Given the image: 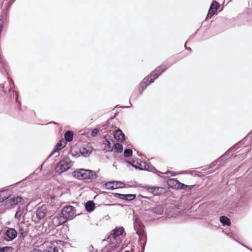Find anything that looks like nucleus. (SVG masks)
Masks as SVG:
<instances>
[{"label":"nucleus","mask_w":252,"mask_h":252,"mask_svg":"<svg viewBox=\"0 0 252 252\" xmlns=\"http://www.w3.org/2000/svg\"><path fill=\"white\" fill-rule=\"evenodd\" d=\"M125 231L123 227H116L109 235L106 240L109 243L102 249V252H119L122 250L120 236Z\"/></svg>","instance_id":"nucleus-1"},{"label":"nucleus","mask_w":252,"mask_h":252,"mask_svg":"<svg viewBox=\"0 0 252 252\" xmlns=\"http://www.w3.org/2000/svg\"><path fill=\"white\" fill-rule=\"evenodd\" d=\"M166 67L164 65H160L157 67L151 73L143 79L139 85V91L140 94H142L143 91L146 89L147 87L153 83L155 79H157L159 76L166 70Z\"/></svg>","instance_id":"nucleus-2"},{"label":"nucleus","mask_w":252,"mask_h":252,"mask_svg":"<svg viewBox=\"0 0 252 252\" xmlns=\"http://www.w3.org/2000/svg\"><path fill=\"white\" fill-rule=\"evenodd\" d=\"M74 211L75 208L72 206L64 207L58 217L54 218V221L58 220V225H60L66 222L67 220H72L75 217Z\"/></svg>","instance_id":"nucleus-3"},{"label":"nucleus","mask_w":252,"mask_h":252,"mask_svg":"<svg viewBox=\"0 0 252 252\" xmlns=\"http://www.w3.org/2000/svg\"><path fill=\"white\" fill-rule=\"evenodd\" d=\"M72 176L79 180L95 179L97 175L93 170L84 168L78 169L72 173Z\"/></svg>","instance_id":"nucleus-4"},{"label":"nucleus","mask_w":252,"mask_h":252,"mask_svg":"<svg viewBox=\"0 0 252 252\" xmlns=\"http://www.w3.org/2000/svg\"><path fill=\"white\" fill-rule=\"evenodd\" d=\"M72 165V162L67 158H63L60 161L55 167L57 172L62 173L68 170Z\"/></svg>","instance_id":"nucleus-5"},{"label":"nucleus","mask_w":252,"mask_h":252,"mask_svg":"<svg viewBox=\"0 0 252 252\" xmlns=\"http://www.w3.org/2000/svg\"><path fill=\"white\" fill-rule=\"evenodd\" d=\"M18 235L17 231L11 227H7L3 233V238L6 241L13 240Z\"/></svg>","instance_id":"nucleus-6"},{"label":"nucleus","mask_w":252,"mask_h":252,"mask_svg":"<svg viewBox=\"0 0 252 252\" xmlns=\"http://www.w3.org/2000/svg\"><path fill=\"white\" fill-rule=\"evenodd\" d=\"M139 239L138 245L132 246L131 248V252H143L147 242V238L145 236H141Z\"/></svg>","instance_id":"nucleus-7"},{"label":"nucleus","mask_w":252,"mask_h":252,"mask_svg":"<svg viewBox=\"0 0 252 252\" xmlns=\"http://www.w3.org/2000/svg\"><path fill=\"white\" fill-rule=\"evenodd\" d=\"M134 228L136 233L139 236V239H141V236H145L147 238V236L144 231V225L139 222L136 219L134 220L133 223Z\"/></svg>","instance_id":"nucleus-8"},{"label":"nucleus","mask_w":252,"mask_h":252,"mask_svg":"<svg viewBox=\"0 0 252 252\" xmlns=\"http://www.w3.org/2000/svg\"><path fill=\"white\" fill-rule=\"evenodd\" d=\"M18 229V235L20 240H24L28 236L29 233V229L27 226L23 224H18L17 226Z\"/></svg>","instance_id":"nucleus-9"},{"label":"nucleus","mask_w":252,"mask_h":252,"mask_svg":"<svg viewBox=\"0 0 252 252\" xmlns=\"http://www.w3.org/2000/svg\"><path fill=\"white\" fill-rule=\"evenodd\" d=\"M50 217V214L48 211L45 205H42L37 208L36 211V217L39 220H42L45 217Z\"/></svg>","instance_id":"nucleus-10"},{"label":"nucleus","mask_w":252,"mask_h":252,"mask_svg":"<svg viewBox=\"0 0 252 252\" xmlns=\"http://www.w3.org/2000/svg\"><path fill=\"white\" fill-rule=\"evenodd\" d=\"M145 189L154 195H160L165 192V189L162 187L146 186Z\"/></svg>","instance_id":"nucleus-11"},{"label":"nucleus","mask_w":252,"mask_h":252,"mask_svg":"<svg viewBox=\"0 0 252 252\" xmlns=\"http://www.w3.org/2000/svg\"><path fill=\"white\" fill-rule=\"evenodd\" d=\"M220 7V4L218 2L213 1L209 9L206 19L211 18L215 14Z\"/></svg>","instance_id":"nucleus-12"},{"label":"nucleus","mask_w":252,"mask_h":252,"mask_svg":"<svg viewBox=\"0 0 252 252\" xmlns=\"http://www.w3.org/2000/svg\"><path fill=\"white\" fill-rule=\"evenodd\" d=\"M7 79H8V83L7 84L5 83V84H1V85H0V87H1L2 88L3 92L5 94H6V90L7 89L8 90V92L9 93H10V97H12V94H11L12 86H11V84L14 85V82H13V81L12 79H10L8 77L7 78ZM12 93H13L12 98H14V91L12 92Z\"/></svg>","instance_id":"nucleus-13"},{"label":"nucleus","mask_w":252,"mask_h":252,"mask_svg":"<svg viewBox=\"0 0 252 252\" xmlns=\"http://www.w3.org/2000/svg\"><path fill=\"white\" fill-rule=\"evenodd\" d=\"M115 196L119 199L124 200L125 201H132L135 199L136 198V194H121L119 193H116L115 194Z\"/></svg>","instance_id":"nucleus-14"},{"label":"nucleus","mask_w":252,"mask_h":252,"mask_svg":"<svg viewBox=\"0 0 252 252\" xmlns=\"http://www.w3.org/2000/svg\"><path fill=\"white\" fill-rule=\"evenodd\" d=\"M22 201H23L22 197L14 195L12 197L10 196L9 199L6 201V203L7 205L12 206L17 205L18 203H20Z\"/></svg>","instance_id":"nucleus-15"},{"label":"nucleus","mask_w":252,"mask_h":252,"mask_svg":"<svg viewBox=\"0 0 252 252\" xmlns=\"http://www.w3.org/2000/svg\"><path fill=\"white\" fill-rule=\"evenodd\" d=\"M114 137L118 142L123 143L125 140V135L119 128L115 130Z\"/></svg>","instance_id":"nucleus-16"},{"label":"nucleus","mask_w":252,"mask_h":252,"mask_svg":"<svg viewBox=\"0 0 252 252\" xmlns=\"http://www.w3.org/2000/svg\"><path fill=\"white\" fill-rule=\"evenodd\" d=\"M92 147L89 144H86L80 149V152L81 155L87 157L92 153Z\"/></svg>","instance_id":"nucleus-17"},{"label":"nucleus","mask_w":252,"mask_h":252,"mask_svg":"<svg viewBox=\"0 0 252 252\" xmlns=\"http://www.w3.org/2000/svg\"><path fill=\"white\" fill-rule=\"evenodd\" d=\"M12 190L9 189H5L0 191V198L1 202L4 200H7L11 196Z\"/></svg>","instance_id":"nucleus-18"},{"label":"nucleus","mask_w":252,"mask_h":252,"mask_svg":"<svg viewBox=\"0 0 252 252\" xmlns=\"http://www.w3.org/2000/svg\"><path fill=\"white\" fill-rule=\"evenodd\" d=\"M66 144V142L63 139L59 141L56 145L54 151L50 155L49 157L52 156L53 155L56 154V153H58L59 150L63 148L65 146Z\"/></svg>","instance_id":"nucleus-19"},{"label":"nucleus","mask_w":252,"mask_h":252,"mask_svg":"<svg viewBox=\"0 0 252 252\" xmlns=\"http://www.w3.org/2000/svg\"><path fill=\"white\" fill-rule=\"evenodd\" d=\"M103 138L105 139L107 143V151H112L113 150V147H112L113 146H111V142H112L113 143H114V140L112 139L110 136L108 135L104 136Z\"/></svg>","instance_id":"nucleus-20"},{"label":"nucleus","mask_w":252,"mask_h":252,"mask_svg":"<svg viewBox=\"0 0 252 252\" xmlns=\"http://www.w3.org/2000/svg\"><path fill=\"white\" fill-rule=\"evenodd\" d=\"M179 181L175 179L170 178L167 180V184L171 188L177 189Z\"/></svg>","instance_id":"nucleus-21"},{"label":"nucleus","mask_w":252,"mask_h":252,"mask_svg":"<svg viewBox=\"0 0 252 252\" xmlns=\"http://www.w3.org/2000/svg\"><path fill=\"white\" fill-rule=\"evenodd\" d=\"M95 204L93 201H89L85 204V207L86 211L89 212H92L94 210Z\"/></svg>","instance_id":"nucleus-22"},{"label":"nucleus","mask_w":252,"mask_h":252,"mask_svg":"<svg viewBox=\"0 0 252 252\" xmlns=\"http://www.w3.org/2000/svg\"><path fill=\"white\" fill-rule=\"evenodd\" d=\"M178 187H177V189H184L186 190H191L192 188L194 186V185H187L183 183H182L179 182Z\"/></svg>","instance_id":"nucleus-23"},{"label":"nucleus","mask_w":252,"mask_h":252,"mask_svg":"<svg viewBox=\"0 0 252 252\" xmlns=\"http://www.w3.org/2000/svg\"><path fill=\"white\" fill-rule=\"evenodd\" d=\"M220 221L223 226H229L231 224V221L230 219L224 216L220 217Z\"/></svg>","instance_id":"nucleus-24"},{"label":"nucleus","mask_w":252,"mask_h":252,"mask_svg":"<svg viewBox=\"0 0 252 252\" xmlns=\"http://www.w3.org/2000/svg\"><path fill=\"white\" fill-rule=\"evenodd\" d=\"M64 139L67 142H71L73 138V132L71 130L66 131L64 135Z\"/></svg>","instance_id":"nucleus-25"},{"label":"nucleus","mask_w":252,"mask_h":252,"mask_svg":"<svg viewBox=\"0 0 252 252\" xmlns=\"http://www.w3.org/2000/svg\"><path fill=\"white\" fill-rule=\"evenodd\" d=\"M24 208L21 209L20 207H18L14 216L15 218L20 220L22 215L24 213Z\"/></svg>","instance_id":"nucleus-26"},{"label":"nucleus","mask_w":252,"mask_h":252,"mask_svg":"<svg viewBox=\"0 0 252 252\" xmlns=\"http://www.w3.org/2000/svg\"><path fill=\"white\" fill-rule=\"evenodd\" d=\"M112 147H113V149H114L115 151L118 153H121L123 152V145L120 143H113V146Z\"/></svg>","instance_id":"nucleus-27"},{"label":"nucleus","mask_w":252,"mask_h":252,"mask_svg":"<svg viewBox=\"0 0 252 252\" xmlns=\"http://www.w3.org/2000/svg\"><path fill=\"white\" fill-rule=\"evenodd\" d=\"M164 212V208L161 205H158L153 209V212L157 215H161Z\"/></svg>","instance_id":"nucleus-28"},{"label":"nucleus","mask_w":252,"mask_h":252,"mask_svg":"<svg viewBox=\"0 0 252 252\" xmlns=\"http://www.w3.org/2000/svg\"><path fill=\"white\" fill-rule=\"evenodd\" d=\"M13 248L10 246H5L0 248V252H12Z\"/></svg>","instance_id":"nucleus-29"},{"label":"nucleus","mask_w":252,"mask_h":252,"mask_svg":"<svg viewBox=\"0 0 252 252\" xmlns=\"http://www.w3.org/2000/svg\"><path fill=\"white\" fill-rule=\"evenodd\" d=\"M132 155V151L130 149H126L124 152V156L125 158H129Z\"/></svg>","instance_id":"nucleus-30"},{"label":"nucleus","mask_w":252,"mask_h":252,"mask_svg":"<svg viewBox=\"0 0 252 252\" xmlns=\"http://www.w3.org/2000/svg\"><path fill=\"white\" fill-rule=\"evenodd\" d=\"M114 185V189L118 188H122L125 187V184L122 182L119 181H113Z\"/></svg>","instance_id":"nucleus-31"},{"label":"nucleus","mask_w":252,"mask_h":252,"mask_svg":"<svg viewBox=\"0 0 252 252\" xmlns=\"http://www.w3.org/2000/svg\"><path fill=\"white\" fill-rule=\"evenodd\" d=\"M43 252H59V249L55 246H52L49 247L48 250H46Z\"/></svg>","instance_id":"nucleus-32"},{"label":"nucleus","mask_w":252,"mask_h":252,"mask_svg":"<svg viewBox=\"0 0 252 252\" xmlns=\"http://www.w3.org/2000/svg\"><path fill=\"white\" fill-rule=\"evenodd\" d=\"M104 186L106 189H114V182L112 181L107 182L105 184Z\"/></svg>","instance_id":"nucleus-33"},{"label":"nucleus","mask_w":252,"mask_h":252,"mask_svg":"<svg viewBox=\"0 0 252 252\" xmlns=\"http://www.w3.org/2000/svg\"><path fill=\"white\" fill-rule=\"evenodd\" d=\"M242 143V141H240L239 142H238L237 143H236V144H235L234 145H233L232 147H231L230 148H229L228 149V150L231 152H234L237 149H238L239 148V145H240Z\"/></svg>","instance_id":"nucleus-34"},{"label":"nucleus","mask_w":252,"mask_h":252,"mask_svg":"<svg viewBox=\"0 0 252 252\" xmlns=\"http://www.w3.org/2000/svg\"><path fill=\"white\" fill-rule=\"evenodd\" d=\"M138 164H139L140 166V168L142 169V170H148V167H149V165L146 163L145 162H143V163H138Z\"/></svg>","instance_id":"nucleus-35"},{"label":"nucleus","mask_w":252,"mask_h":252,"mask_svg":"<svg viewBox=\"0 0 252 252\" xmlns=\"http://www.w3.org/2000/svg\"><path fill=\"white\" fill-rule=\"evenodd\" d=\"M0 71L4 75H6L7 74L5 67V64L0 65Z\"/></svg>","instance_id":"nucleus-36"},{"label":"nucleus","mask_w":252,"mask_h":252,"mask_svg":"<svg viewBox=\"0 0 252 252\" xmlns=\"http://www.w3.org/2000/svg\"><path fill=\"white\" fill-rule=\"evenodd\" d=\"M218 162L216 161V160H215L214 161L211 163L209 165L208 168L205 169H203L202 170L204 171L207 170V169H210L213 168V167L215 166Z\"/></svg>","instance_id":"nucleus-37"},{"label":"nucleus","mask_w":252,"mask_h":252,"mask_svg":"<svg viewBox=\"0 0 252 252\" xmlns=\"http://www.w3.org/2000/svg\"><path fill=\"white\" fill-rule=\"evenodd\" d=\"M98 132H99V130L97 128H95L92 130V131L91 132V135L93 137H95L97 135V134H98Z\"/></svg>","instance_id":"nucleus-38"},{"label":"nucleus","mask_w":252,"mask_h":252,"mask_svg":"<svg viewBox=\"0 0 252 252\" xmlns=\"http://www.w3.org/2000/svg\"><path fill=\"white\" fill-rule=\"evenodd\" d=\"M231 154V152L228 150L226 152H225L223 155L222 156L223 157V158L225 159L226 158H228Z\"/></svg>","instance_id":"nucleus-39"},{"label":"nucleus","mask_w":252,"mask_h":252,"mask_svg":"<svg viewBox=\"0 0 252 252\" xmlns=\"http://www.w3.org/2000/svg\"><path fill=\"white\" fill-rule=\"evenodd\" d=\"M164 174L167 175H170L171 176H175L176 175V174L174 172L170 171H167Z\"/></svg>","instance_id":"nucleus-40"},{"label":"nucleus","mask_w":252,"mask_h":252,"mask_svg":"<svg viewBox=\"0 0 252 252\" xmlns=\"http://www.w3.org/2000/svg\"><path fill=\"white\" fill-rule=\"evenodd\" d=\"M224 159V158H223V157L222 156V155H221L220 157H219L218 159H217L216 160L217 162H220L221 161H222Z\"/></svg>","instance_id":"nucleus-41"},{"label":"nucleus","mask_w":252,"mask_h":252,"mask_svg":"<svg viewBox=\"0 0 252 252\" xmlns=\"http://www.w3.org/2000/svg\"><path fill=\"white\" fill-rule=\"evenodd\" d=\"M131 166L132 167H133L134 168H135V169H139V170H142V169L140 168V166L139 165V164H138V165H134L133 164H131Z\"/></svg>","instance_id":"nucleus-42"},{"label":"nucleus","mask_w":252,"mask_h":252,"mask_svg":"<svg viewBox=\"0 0 252 252\" xmlns=\"http://www.w3.org/2000/svg\"><path fill=\"white\" fill-rule=\"evenodd\" d=\"M225 233L229 238H233V234H232V232H225Z\"/></svg>","instance_id":"nucleus-43"},{"label":"nucleus","mask_w":252,"mask_h":252,"mask_svg":"<svg viewBox=\"0 0 252 252\" xmlns=\"http://www.w3.org/2000/svg\"><path fill=\"white\" fill-rule=\"evenodd\" d=\"M5 64L4 61L1 56L0 55V65Z\"/></svg>","instance_id":"nucleus-44"},{"label":"nucleus","mask_w":252,"mask_h":252,"mask_svg":"<svg viewBox=\"0 0 252 252\" xmlns=\"http://www.w3.org/2000/svg\"><path fill=\"white\" fill-rule=\"evenodd\" d=\"M15 94H16V101L17 103H18L20 104H21V103L18 101V93L16 92Z\"/></svg>","instance_id":"nucleus-45"},{"label":"nucleus","mask_w":252,"mask_h":252,"mask_svg":"<svg viewBox=\"0 0 252 252\" xmlns=\"http://www.w3.org/2000/svg\"><path fill=\"white\" fill-rule=\"evenodd\" d=\"M129 104H130V106H119V107H121V108H129L131 107V106H132V104L130 102V101L129 102Z\"/></svg>","instance_id":"nucleus-46"},{"label":"nucleus","mask_w":252,"mask_h":252,"mask_svg":"<svg viewBox=\"0 0 252 252\" xmlns=\"http://www.w3.org/2000/svg\"><path fill=\"white\" fill-rule=\"evenodd\" d=\"M156 173L158 175L160 176V174H163L164 173L159 171H156Z\"/></svg>","instance_id":"nucleus-47"},{"label":"nucleus","mask_w":252,"mask_h":252,"mask_svg":"<svg viewBox=\"0 0 252 252\" xmlns=\"http://www.w3.org/2000/svg\"><path fill=\"white\" fill-rule=\"evenodd\" d=\"M186 43H185V47L187 49H189V50H191V48H187V46H186Z\"/></svg>","instance_id":"nucleus-48"},{"label":"nucleus","mask_w":252,"mask_h":252,"mask_svg":"<svg viewBox=\"0 0 252 252\" xmlns=\"http://www.w3.org/2000/svg\"><path fill=\"white\" fill-rule=\"evenodd\" d=\"M126 162L128 164H130V165H131V164H133L131 162L129 161H126Z\"/></svg>","instance_id":"nucleus-49"},{"label":"nucleus","mask_w":252,"mask_h":252,"mask_svg":"<svg viewBox=\"0 0 252 252\" xmlns=\"http://www.w3.org/2000/svg\"><path fill=\"white\" fill-rule=\"evenodd\" d=\"M194 172V171H191L189 174H191V175H193V173Z\"/></svg>","instance_id":"nucleus-50"},{"label":"nucleus","mask_w":252,"mask_h":252,"mask_svg":"<svg viewBox=\"0 0 252 252\" xmlns=\"http://www.w3.org/2000/svg\"><path fill=\"white\" fill-rule=\"evenodd\" d=\"M186 173H187L186 171H183L182 172V174H186Z\"/></svg>","instance_id":"nucleus-51"},{"label":"nucleus","mask_w":252,"mask_h":252,"mask_svg":"<svg viewBox=\"0 0 252 252\" xmlns=\"http://www.w3.org/2000/svg\"><path fill=\"white\" fill-rule=\"evenodd\" d=\"M244 246L245 247H246L247 249H249V247H248L246 246L245 245H244Z\"/></svg>","instance_id":"nucleus-52"},{"label":"nucleus","mask_w":252,"mask_h":252,"mask_svg":"<svg viewBox=\"0 0 252 252\" xmlns=\"http://www.w3.org/2000/svg\"><path fill=\"white\" fill-rule=\"evenodd\" d=\"M59 155V154L58 153V155H56V157H58Z\"/></svg>","instance_id":"nucleus-53"},{"label":"nucleus","mask_w":252,"mask_h":252,"mask_svg":"<svg viewBox=\"0 0 252 252\" xmlns=\"http://www.w3.org/2000/svg\"><path fill=\"white\" fill-rule=\"evenodd\" d=\"M1 232H2V231H0V235H1Z\"/></svg>","instance_id":"nucleus-54"}]
</instances>
